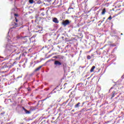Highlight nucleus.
I'll return each instance as SVG.
<instances>
[{
    "instance_id": "nucleus-1",
    "label": "nucleus",
    "mask_w": 124,
    "mask_h": 124,
    "mask_svg": "<svg viewBox=\"0 0 124 124\" xmlns=\"http://www.w3.org/2000/svg\"><path fill=\"white\" fill-rule=\"evenodd\" d=\"M22 108L27 114H30L31 112L34 111L36 109V107H30V111H28L27 110V109H26V108H24V107H23Z\"/></svg>"
},
{
    "instance_id": "nucleus-2",
    "label": "nucleus",
    "mask_w": 124,
    "mask_h": 124,
    "mask_svg": "<svg viewBox=\"0 0 124 124\" xmlns=\"http://www.w3.org/2000/svg\"><path fill=\"white\" fill-rule=\"evenodd\" d=\"M11 102L12 103V105H11V107L12 109H15V107L16 105V99L15 97H13L12 99H11Z\"/></svg>"
},
{
    "instance_id": "nucleus-3",
    "label": "nucleus",
    "mask_w": 124,
    "mask_h": 124,
    "mask_svg": "<svg viewBox=\"0 0 124 124\" xmlns=\"http://www.w3.org/2000/svg\"><path fill=\"white\" fill-rule=\"evenodd\" d=\"M70 22L69 21V20H65V21H62V24L64 26V27H66L67 25L70 24Z\"/></svg>"
},
{
    "instance_id": "nucleus-4",
    "label": "nucleus",
    "mask_w": 124,
    "mask_h": 124,
    "mask_svg": "<svg viewBox=\"0 0 124 124\" xmlns=\"http://www.w3.org/2000/svg\"><path fill=\"white\" fill-rule=\"evenodd\" d=\"M16 27H19V26H20V25L22 24V20H18L16 19Z\"/></svg>"
},
{
    "instance_id": "nucleus-5",
    "label": "nucleus",
    "mask_w": 124,
    "mask_h": 124,
    "mask_svg": "<svg viewBox=\"0 0 124 124\" xmlns=\"http://www.w3.org/2000/svg\"><path fill=\"white\" fill-rule=\"evenodd\" d=\"M62 64V62L59 61H55L54 62V65H56V66H61Z\"/></svg>"
},
{
    "instance_id": "nucleus-6",
    "label": "nucleus",
    "mask_w": 124,
    "mask_h": 124,
    "mask_svg": "<svg viewBox=\"0 0 124 124\" xmlns=\"http://www.w3.org/2000/svg\"><path fill=\"white\" fill-rule=\"evenodd\" d=\"M52 21L55 23H59V20H58V18H57V17L53 18Z\"/></svg>"
},
{
    "instance_id": "nucleus-7",
    "label": "nucleus",
    "mask_w": 124,
    "mask_h": 124,
    "mask_svg": "<svg viewBox=\"0 0 124 124\" xmlns=\"http://www.w3.org/2000/svg\"><path fill=\"white\" fill-rule=\"evenodd\" d=\"M106 12H107V11H106V8H104V9H103L102 11L101 15H105Z\"/></svg>"
},
{
    "instance_id": "nucleus-8",
    "label": "nucleus",
    "mask_w": 124,
    "mask_h": 124,
    "mask_svg": "<svg viewBox=\"0 0 124 124\" xmlns=\"http://www.w3.org/2000/svg\"><path fill=\"white\" fill-rule=\"evenodd\" d=\"M95 66H93L91 67V69H90V73H93V72H94V69H95Z\"/></svg>"
},
{
    "instance_id": "nucleus-9",
    "label": "nucleus",
    "mask_w": 124,
    "mask_h": 124,
    "mask_svg": "<svg viewBox=\"0 0 124 124\" xmlns=\"http://www.w3.org/2000/svg\"><path fill=\"white\" fill-rule=\"evenodd\" d=\"M71 10H74V8L73 7H69L68 9V11L71 13L72 11Z\"/></svg>"
},
{
    "instance_id": "nucleus-10",
    "label": "nucleus",
    "mask_w": 124,
    "mask_h": 124,
    "mask_svg": "<svg viewBox=\"0 0 124 124\" xmlns=\"http://www.w3.org/2000/svg\"><path fill=\"white\" fill-rule=\"evenodd\" d=\"M80 104H81L80 102H78L77 104L75 105V108H79V105H80Z\"/></svg>"
},
{
    "instance_id": "nucleus-11",
    "label": "nucleus",
    "mask_w": 124,
    "mask_h": 124,
    "mask_svg": "<svg viewBox=\"0 0 124 124\" xmlns=\"http://www.w3.org/2000/svg\"><path fill=\"white\" fill-rule=\"evenodd\" d=\"M42 67V66H39V67H37V68H36V69L35 70V71L37 72L38 71L40 70V69H41Z\"/></svg>"
},
{
    "instance_id": "nucleus-12",
    "label": "nucleus",
    "mask_w": 124,
    "mask_h": 124,
    "mask_svg": "<svg viewBox=\"0 0 124 124\" xmlns=\"http://www.w3.org/2000/svg\"><path fill=\"white\" fill-rule=\"evenodd\" d=\"M12 12L13 13H14L15 17H16V14L15 13V9H13L12 10Z\"/></svg>"
},
{
    "instance_id": "nucleus-13",
    "label": "nucleus",
    "mask_w": 124,
    "mask_h": 124,
    "mask_svg": "<svg viewBox=\"0 0 124 124\" xmlns=\"http://www.w3.org/2000/svg\"><path fill=\"white\" fill-rule=\"evenodd\" d=\"M115 92H112V94L111 99H113V98L115 97Z\"/></svg>"
},
{
    "instance_id": "nucleus-14",
    "label": "nucleus",
    "mask_w": 124,
    "mask_h": 124,
    "mask_svg": "<svg viewBox=\"0 0 124 124\" xmlns=\"http://www.w3.org/2000/svg\"><path fill=\"white\" fill-rule=\"evenodd\" d=\"M91 58H92V57H91V55H88V56H87V59L88 60H90V59H91Z\"/></svg>"
},
{
    "instance_id": "nucleus-15",
    "label": "nucleus",
    "mask_w": 124,
    "mask_h": 124,
    "mask_svg": "<svg viewBox=\"0 0 124 124\" xmlns=\"http://www.w3.org/2000/svg\"><path fill=\"white\" fill-rule=\"evenodd\" d=\"M34 2V0H29V3H30V4H33Z\"/></svg>"
},
{
    "instance_id": "nucleus-16",
    "label": "nucleus",
    "mask_w": 124,
    "mask_h": 124,
    "mask_svg": "<svg viewBox=\"0 0 124 124\" xmlns=\"http://www.w3.org/2000/svg\"><path fill=\"white\" fill-rule=\"evenodd\" d=\"M108 20H109L110 21H111V20H112V16H109V17L108 18Z\"/></svg>"
},
{
    "instance_id": "nucleus-17",
    "label": "nucleus",
    "mask_w": 124,
    "mask_h": 124,
    "mask_svg": "<svg viewBox=\"0 0 124 124\" xmlns=\"http://www.w3.org/2000/svg\"><path fill=\"white\" fill-rule=\"evenodd\" d=\"M4 114H5V112H3V113H1L0 114V116H3L4 115Z\"/></svg>"
},
{
    "instance_id": "nucleus-18",
    "label": "nucleus",
    "mask_w": 124,
    "mask_h": 124,
    "mask_svg": "<svg viewBox=\"0 0 124 124\" xmlns=\"http://www.w3.org/2000/svg\"><path fill=\"white\" fill-rule=\"evenodd\" d=\"M103 21H101V23H102V22H104V20H105L106 18L105 17H103Z\"/></svg>"
},
{
    "instance_id": "nucleus-19",
    "label": "nucleus",
    "mask_w": 124,
    "mask_h": 124,
    "mask_svg": "<svg viewBox=\"0 0 124 124\" xmlns=\"http://www.w3.org/2000/svg\"><path fill=\"white\" fill-rule=\"evenodd\" d=\"M41 16H44L45 14L44 13H42L41 14Z\"/></svg>"
},
{
    "instance_id": "nucleus-20",
    "label": "nucleus",
    "mask_w": 124,
    "mask_h": 124,
    "mask_svg": "<svg viewBox=\"0 0 124 124\" xmlns=\"http://www.w3.org/2000/svg\"><path fill=\"white\" fill-rule=\"evenodd\" d=\"M65 66H66V63L63 64V66L64 67V68Z\"/></svg>"
},
{
    "instance_id": "nucleus-21",
    "label": "nucleus",
    "mask_w": 124,
    "mask_h": 124,
    "mask_svg": "<svg viewBox=\"0 0 124 124\" xmlns=\"http://www.w3.org/2000/svg\"><path fill=\"white\" fill-rule=\"evenodd\" d=\"M57 4H58V5H61V3H60V4H59V2H58L57 3Z\"/></svg>"
},
{
    "instance_id": "nucleus-22",
    "label": "nucleus",
    "mask_w": 124,
    "mask_h": 124,
    "mask_svg": "<svg viewBox=\"0 0 124 124\" xmlns=\"http://www.w3.org/2000/svg\"><path fill=\"white\" fill-rule=\"evenodd\" d=\"M68 101V100H67L66 101V102H65V104H66V103H67Z\"/></svg>"
},
{
    "instance_id": "nucleus-23",
    "label": "nucleus",
    "mask_w": 124,
    "mask_h": 124,
    "mask_svg": "<svg viewBox=\"0 0 124 124\" xmlns=\"http://www.w3.org/2000/svg\"><path fill=\"white\" fill-rule=\"evenodd\" d=\"M111 46H116V45H111Z\"/></svg>"
},
{
    "instance_id": "nucleus-24",
    "label": "nucleus",
    "mask_w": 124,
    "mask_h": 124,
    "mask_svg": "<svg viewBox=\"0 0 124 124\" xmlns=\"http://www.w3.org/2000/svg\"><path fill=\"white\" fill-rule=\"evenodd\" d=\"M47 98H46V99H44V100H43V101H45L46 100Z\"/></svg>"
},
{
    "instance_id": "nucleus-25",
    "label": "nucleus",
    "mask_w": 124,
    "mask_h": 124,
    "mask_svg": "<svg viewBox=\"0 0 124 124\" xmlns=\"http://www.w3.org/2000/svg\"><path fill=\"white\" fill-rule=\"evenodd\" d=\"M16 17H17V16H18V14H16Z\"/></svg>"
},
{
    "instance_id": "nucleus-26",
    "label": "nucleus",
    "mask_w": 124,
    "mask_h": 124,
    "mask_svg": "<svg viewBox=\"0 0 124 124\" xmlns=\"http://www.w3.org/2000/svg\"><path fill=\"white\" fill-rule=\"evenodd\" d=\"M21 78V77H17V78Z\"/></svg>"
},
{
    "instance_id": "nucleus-27",
    "label": "nucleus",
    "mask_w": 124,
    "mask_h": 124,
    "mask_svg": "<svg viewBox=\"0 0 124 124\" xmlns=\"http://www.w3.org/2000/svg\"><path fill=\"white\" fill-rule=\"evenodd\" d=\"M15 62H14V64L15 63Z\"/></svg>"
},
{
    "instance_id": "nucleus-28",
    "label": "nucleus",
    "mask_w": 124,
    "mask_h": 124,
    "mask_svg": "<svg viewBox=\"0 0 124 124\" xmlns=\"http://www.w3.org/2000/svg\"><path fill=\"white\" fill-rule=\"evenodd\" d=\"M31 64H33V63H31Z\"/></svg>"
}]
</instances>
